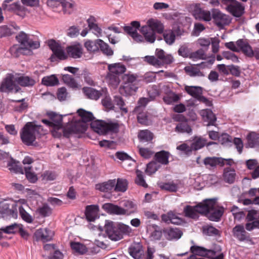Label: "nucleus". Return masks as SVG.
I'll list each match as a JSON object with an SVG mask.
<instances>
[{"mask_svg":"<svg viewBox=\"0 0 259 259\" xmlns=\"http://www.w3.org/2000/svg\"><path fill=\"white\" fill-rule=\"evenodd\" d=\"M44 134L41 125L36 124L34 122H29L22 129L20 136L24 144L27 146H31L33 145L37 135Z\"/></svg>","mask_w":259,"mask_h":259,"instance_id":"obj_1","label":"nucleus"},{"mask_svg":"<svg viewBox=\"0 0 259 259\" xmlns=\"http://www.w3.org/2000/svg\"><path fill=\"white\" fill-rule=\"evenodd\" d=\"M123 207L112 203H105L102 206L103 209L108 212L117 215H129L137 211V205L133 201L126 200L123 201Z\"/></svg>","mask_w":259,"mask_h":259,"instance_id":"obj_2","label":"nucleus"},{"mask_svg":"<svg viewBox=\"0 0 259 259\" xmlns=\"http://www.w3.org/2000/svg\"><path fill=\"white\" fill-rule=\"evenodd\" d=\"M216 198L203 200V205L207 210L203 214L207 215L209 220L218 221L224 213V208L218 205Z\"/></svg>","mask_w":259,"mask_h":259,"instance_id":"obj_3","label":"nucleus"},{"mask_svg":"<svg viewBox=\"0 0 259 259\" xmlns=\"http://www.w3.org/2000/svg\"><path fill=\"white\" fill-rule=\"evenodd\" d=\"M123 85L119 88V91L125 95H132L135 94L137 90V76L134 74H125L122 76Z\"/></svg>","mask_w":259,"mask_h":259,"instance_id":"obj_4","label":"nucleus"},{"mask_svg":"<svg viewBox=\"0 0 259 259\" xmlns=\"http://www.w3.org/2000/svg\"><path fill=\"white\" fill-rule=\"evenodd\" d=\"M0 92L14 93L21 92V88L17 83L16 74L9 73L7 74L1 83Z\"/></svg>","mask_w":259,"mask_h":259,"instance_id":"obj_5","label":"nucleus"},{"mask_svg":"<svg viewBox=\"0 0 259 259\" xmlns=\"http://www.w3.org/2000/svg\"><path fill=\"white\" fill-rule=\"evenodd\" d=\"M91 127L99 134L104 135L109 132L117 133L118 131L119 125L116 122L107 123L97 120L91 122Z\"/></svg>","mask_w":259,"mask_h":259,"instance_id":"obj_6","label":"nucleus"},{"mask_svg":"<svg viewBox=\"0 0 259 259\" xmlns=\"http://www.w3.org/2000/svg\"><path fill=\"white\" fill-rule=\"evenodd\" d=\"M110 74L109 75V82L114 87H116L119 83V78L114 76L124 73L126 70L124 65L120 63L109 64L108 66Z\"/></svg>","mask_w":259,"mask_h":259,"instance_id":"obj_7","label":"nucleus"},{"mask_svg":"<svg viewBox=\"0 0 259 259\" xmlns=\"http://www.w3.org/2000/svg\"><path fill=\"white\" fill-rule=\"evenodd\" d=\"M211 12L214 22L220 28H223L231 23V19L229 16L223 13L219 9H212Z\"/></svg>","mask_w":259,"mask_h":259,"instance_id":"obj_8","label":"nucleus"},{"mask_svg":"<svg viewBox=\"0 0 259 259\" xmlns=\"http://www.w3.org/2000/svg\"><path fill=\"white\" fill-rule=\"evenodd\" d=\"M48 45L53 53V55L50 58L51 61H55V57L61 60L68 58L67 54L65 53L63 48L55 40H50Z\"/></svg>","mask_w":259,"mask_h":259,"instance_id":"obj_9","label":"nucleus"},{"mask_svg":"<svg viewBox=\"0 0 259 259\" xmlns=\"http://www.w3.org/2000/svg\"><path fill=\"white\" fill-rule=\"evenodd\" d=\"M30 35L25 32L21 31L16 36V38L18 41L24 47H19L17 46H14L10 49L11 54L15 57H17L19 54H24V51L27 44L28 39Z\"/></svg>","mask_w":259,"mask_h":259,"instance_id":"obj_10","label":"nucleus"},{"mask_svg":"<svg viewBox=\"0 0 259 259\" xmlns=\"http://www.w3.org/2000/svg\"><path fill=\"white\" fill-rule=\"evenodd\" d=\"M206 210V207L203 205V201L195 206H186L184 209V212L187 217L197 219L199 218V214H203Z\"/></svg>","mask_w":259,"mask_h":259,"instance_id":"obj_11","label":"nucleus"},{"mask_svg":"<svg viewBox=\"0 0 259 259\" xmlns=\"http://www.w3.org/2000/svg\"><path fill=\"white\" fill-rule=\"evenodd\" d=\"M105 232L108 237L112 240L117 241L122 238L119 228L115 226L113 222H109L105 226Z\"/></svg>","mask_w":259,"mask_h":259,"instance_id":"obj_12","label":"nucleus"},{"mask_svg":"<svg viewBox=\"0 0 259 259\" xmlns=\"http://www.w3.org/2000/svg\"><path fill=\"white\" fill-rule=\"evenodd\" d=\"M226 10L236 17H241L244 13V6L236 0L226 8Z\"/></svg>","mask_w":259,"mask_h":259,"instance_id":"obj_13","label":"nucleus"},{"mask_svg":"<svg viewBox=\"0 0 259 259\" xmlns=\"http://www.w3.org/2000/svg\"><path fill=\"white\" fill-rule=\"evenodd\" d=\"M20 29L15 23L0 26V37H7L16 33Z\"/></svg>","mask_w":259,"mask_h":259,"instance_id":"obj_14","label":"nucleus"},{"mask_svg":"<svg viewBox=\"0 0 259 259\" xmlns=\"http://www.w3.org/2000/svg\"><path fill=\"white\" fill-rule=\"evenodd\" d=\"M190 250L194 254L202 256H206L209 258H213L215 254L213 250L207 249L199 246L193 245L191 247Z\"/></svg>","mask_w":259,"mask_h":259,"instance_id":"obj_15","label":"nucleus"},{"mask_svg":"<svg viewBox=\"0 0 259 259\" xmlns=\"http://www.w3.org/2000/svg\"><path fill=\"white\" fill-rule=\"evenodd\" d=\"M34 234L37 239L43 242H47L52 240L54 233L48 229L41 228L37 230Z\"/></svg>","mask_w":259,"mask_h":259,"instance_id":"obj_16","label":"nucleus"},{"mask_svg":"<svg viewBox=\"0 0 259 259\" xmlns=\"http://www.w3.org/2000/svg\"><path fill=\"white\" fill-rule=\"evenodd\" d=\"M236 43L239 48V52L242 51L246 56L249 57H253V50L246 40L240 39Z\"/></svg>","mask_w":259,"mask_h":259,"instance_id":"obj_17","label":"nucleus"},{"mask_svg":"<svg viewBox=\"0 0 259 259\" xmlns=\"http://www.w3.org/2000/svg\"><path fill=\"white\" fill-rule=\"evenodd\" d=\"M141 33L147 42L152 44L156 39L155 32L148 26L145 25L142 26L140 29Z\"/></svg>","mask_w":259,"mask_h":259,"instance_id":"obj_18","label":"nucleus"},{"mask_svg":"<svg viewBox=\"0 0 259 259\" xmlns=\"http://www.w3.org/2000/svg\"><path fill=\"white\" fill-rule=\"evenodd\" d=\"M115 184V179L110 180L108 181L96 184L95 188L101 192L111 193L113 191H114Z\"/></svg>","mask_w":259,"mask_h":259,"instance_id":"obj_19","label":"nucleus"},{"mask_svg":"<svg viewBox=\"0 0 259 259\" xmlns=\"http://www.w3.org/2000/svg\"><path fill=\"white\" fill-rule=\"evenodd\" d=\"M199 113L203 120L208 122L206 126L215 125L217 118L211 110L208 109L201 110Z\"/></svg>","mask_w":259,"mask_h":259,"instance_id":"obj_20","label":"nucleus"},{"mask_svg":"<svg viewBox=\"0 0 259 259\" xmlns=\"http://www.w3.org/2000/svg\"><path fill=\"white\" fill-rule=\"evenodd\" d=\"M146 26H148L155 32L162 33L163 32L164 26L163 24L158 19L150 18L147 21Z\"/></svg>","mask_w":259,"mask_h":259,"instance_id":"obj_21","label":"nucleus"},{"mask_svg":"<svg viewBox=\"0 0 259 259\" xmlns=\"http://www.w3.org/2000/svg\"><path fill=\"white\" fill-rule=\"evenodd\" d=\"M66 51L67 55L73 58H79L82 55V48L79 44L68 46Z\"/></svg>","mask_w":259,"mask_h":259,"instance_id":"obj_22","label":"nucleus"},{"mask_svg":"<svg viewBox=\"0 0 259 259\" xmlns=\"http://www.w3.org/2000/svg\"><path fill=\"white\" fill-rule=\"evenodd\" d=\"M203 163L206 167L213 168L218 165H224L225 159L222 157H207L204 159Z\"/></svg>","mask_w":259,"mask_h":259,"instance_id":"obj_23","label":"nucleus"},{"mask_svg":"<svg viewBox=\"0 0 259 259\" xmlns=\"http://www.w3.org/2000/svg\"><path fill=\"white\" fill-rule=\"evenodd\" d=\"M47 115L51 120L52 127L60 130L62 126V115L53 112H48Z\"/></svg>","mask_w":259,"mask_h":259,"instance_id":"obj_24","label":"nucleus"},{"mask_svg":"<svg viewBox=\"0 0 259 259\" xmlns=\"http://www.w3.org/2000/svg\"><path fill=\"white\" fill-rule=\"evenodd\" d=\"M164 233L166 238L169 240L179 239L183 235L181 230L177 228L165 230H164Z\"/></svg>","mask_w":259,"mask_h":259,"instance_id":"obj_25","label":"nucleus"},{"mask_svg":"<svg viewBox=\"0 0 259 259\" xmlns=\"http://www.w3.org/2000/svg\"><path fill=\"white\" fill-rule=\"evenodd\" d=\"M99 208L97 205H88L86 207L85 216L90 222L94 221L98 216Z\"/></svg>","mask_w":259,"mask_h":259,"instance_id":"obj_26","label":"nucleus"},{"mask_svg":"<svg viewBox=\"0 0 259 259\" xmlns=\"http://www.w3.org/2000/svg\"><path fill=\"white\" fill-rule=\"evenodd\" d=\"M194 15L196 19L205 21H209L212 18L210 11L199 8L195 9Z\"/></svg>","mask_w":259,"mask_h":259,"instance_id":"obj_27","label":"nucleus"},{"mask_svg":"<svg viewBox=\"0 0 259 259\" xmlns=\"http://www.w3.org/2000/svg\"><path fill=\"white\" fill-rule=\"evenodd\" d=\"M17 78L18 85L22 87H30L33 86L36 83L35 80L29 76L17 74Z\"/></svg>","mask_w":259,"mask_h":259,"instance_id":"obj_28","label":"nucleus"},{"mask_svg":"<svg viewBox=\"0 0 259 259\" xmlns=\"http://www.w3.org/2000/svg\"><path fill=\"white\" fill-rule=\"evenodd\" d=\"M80 123H75L71 126H68L64 128H63V135L65 137H69L72 134L76 132H82L86 130L85 125L81 126V128H77V126L80 125Z\"/></svg>","mask_w":259,"mask_h":259,"instance_id":"obj_29","label":"nucleus"},{"mask_svg":"<svg viewBox=\"0 0 259 259\" xmlns=\"http://www.w3.org/2000/svg\"><path fill=\"white\" fill-rule=\"evenodd\" d=\"M129 253L135 259H140L143 253L142 246L139 243L132 244L129 248Z\"/></svg>","mask_w":259,"mask_h":259,"instance_id":"obj_30","label":"nucleus"},{"mask_svg":"<svg viewBox=\"0 0 259 259\" xmlns=\"http://www.w3.org/2000/svg\"><path fill=\"white\" fill-rule=\"evenodd\" d=\"M215 144L217 145L216 142H210L207 143L206 139L199 137L196 138L194 140V142L191 144V149L192 150H197L203 147L205 145L207 147L210 145Z\"/></svg>","mask_w":259,"mask_h":259,"instance_id":"obj_31","label":"nucleus"},{"mask_svg":"<svg viewBox=\"0 0 259 259\" xmlns=\"http://www.w3.org/2000/svg\"><path fill=\"white\" fill-rule=\"evenodd\" d=\"M232 232L234 236L240 241H244L247 238V233L242 225L236 226L233 229Z\"/></svg>","mask_w":259,"mask_h":259,"instance_id":"obj_32","label":"nucleus"},{"mask_svg":"<svg viewBox=\"0 0 259 259\" xmlns=\"http://www.w3.org/2000/svg\"><path fill=\"white\" fill-rule=\"evenodd\" d=\"M176 35H181V33L176 30H169L165 31L163 33V36L166 43L171 45L175 42Z\"/></svg>","mask_w":259,"mask_h":259,"instance_id":"obj_33","label":"nucleus"},{"mask_svg":"<svg viewBox=\"0 0 259 259\" xmlns=\"http://www.w3.org/2000/svg\"><path fill=\"white\" fill-rule=\"evenodd\" d=\"M246 146L249 148L258 147L259 144V134L255 132L249 133L247 137Z\"/></svg>","mask_w":259,"mask_h":259,"instance_id":"obj_34","label":"nucleus"},{"mask_svg":"<svg viewBox=\"0 0 259 259\" xmlns=\"http://www.w3.org/2000/svg\"><path fill=\"white\" fill-rule=\"evenodd\" d=\"M236 172L234 169L226 168L224 170L223 178L225 182L233 184L235 182Z\"/></svg>","mask_w":259,"mask_h":259,"instance_id":"obj_35","label":"nucleus"},{"mask_svg":"<svg viewBox=\"0 0 259 259\" xmlns=\"http://www.w3.org/2000/svg\"><path fill=\"white\" fill-rule=\"evenodd\" d=\"M82 91L84 95L89 99L92 100H98L101 96L100 92L89 87H84Z\"/></svg>","mask_w":259,"mask_h":259,"instance_id":"obj_36","label":"nucleus"},{"mask_svg":"<svg viewBox=\"0 0 259 259\" xmlns=\"http://www.w3.org/2000/svg\"><path fill=\"white\" fill-rule=\"evenodd\" d=\"M159 187L162 190L170 192H176L179 189V184L174 181H169L160 183Z\"/></svg>","mask_w":259,"mask_h":259,"instance_id":"obj_37","label":"nucleus"},{"mask_svg":"<svg viewBox=\"0 0 259 259\" xmlns=\"http://www.w3.org/2000/svg\"><path fill=\"white\" fill-rule=\"evenodd\" d=\"M70 246L73 252L77 254H83L88 251L87 247L84 244L79 242H70Z\"/></svg>","mask_w":259,"mask_h":259,"instance_id":"obj_38","label":"nucleus"},{"mask_svg":"<svg viewBox=\"0 0 259 259\" xmlns=\"http://www.w3.org/2000/svg\"><path fill=\"white\" fill-rule=\"evenodd\" d=\"M16 204H13L12 205V208H9V204L7 203H4L2 204V207L4 209L2 212L4 213H7L10 215L12 218L16 219L18 217L17 210L16 208Z\"/></svg>","mask_w":259,"mask_h":259,"instance_id":"obj_39","label":"nucleus"},{"mask_svg":"<svg viewBox=\"0 0 259 259\" xmlns=\"http://www.w3.org/2000/svg\"><path fill=\"white\" fill-rule=\"evenodd\" d=\"M185 90L187 93L197 100L199 99L202 94V89L200 87L186 86L185 87Z\"/></svg>","mask_w":259,"mask_h":259,"instance_id":"obj_40","label":"nucleus"},{"mask_svg":"<svg viewBox=\"0 0 259 259\" xmlns=\"http://www.w3.org/2000/svg\"><path fill=\"white\" fill-rule=\"evenodd\" d=\"M97 43L98 44L99 47L102 52L107 56H112L113 55V51L109 46V45L106 42H105L103 40L101 39H97Z\"/></svg>","mask_w":259,"mask_h":259,"instance_id":"obj_41","label":"nucleus"},{"mask_svg":"<svg viewBox=\"0 0 259 259\" xmlns=\"http://www.w3.org/2000/svg\"><path fill=\"white\" fill-rule=\"evenodd\" d=\"M29 208V207L27 205H26L25 207L20 206L19 211L20 215L23 221L28 223H31L33 221V218L27 210Z\"/></svg>","mask_w":259,"mask_h":259,"instance_id":"obj_42","label":"nucleus"},{"mask_svg":"<svg viewBox=\"0 0 259 259\" xmlns=\"http://www.w3.org/2000/svg\"><path fill=\"white\" fill-rule=\"evenodd\" d=\"M196 65L186 66L184 70L190 76H204V75L197 67Z\"/></svg>","mask_w":259,"mask_h":259,"instance_id":"obj_43","label":"nucleus"},{"mask_svg":"<svg viewBox=\"0 0 259 259\" xmlns=\"http://www.w3.org/2000/svg\"><path fill=\"white\" fill-rule=\"evenodd\" d=\"M75 3L72 0H62L61 6L64 14H70L75 6Z\"/></svg>","mask_w":259,"mask_h":259,"instance_id":"obj_44","label":"nucleus"},{"mask_svg":"<svg viewBox=\"0 0 259 259\" xmlns=\"http://www.w3.org/2000/svg\"><path fill=\"white\" fill-rule=\"evenodd\" d=\"M169 153L165 151L157 152L155 155V158L157 162L162 164H167L168 163Z\"/></svg>","mask_w":259,"mask_h":259,"instance_id":"obj_45","label":"nucleus"},{"mask_svg":"<svg viewBox=\"0 0 259 259\" xmlns=\"http://www.w3.org/2000/svg\"><path fill=\"white\" fill-rule=\"evenodd\" d=\"M62 79L66 84L73 89H79L81 87V86L77 83L75 79L70 75H64L62 77Z\"/></svg>","mask_w":259,"mask_h":259,"instance_id":"obj_46","label":"nucleus"},{"mask_svg":"<svg viewBox=\"0 0 259 259\" xmlns=\"http://www.w3.org/2000/svg\"><path fill=\"white\" fill-rule=\"evenodd\" d=\"M59 79L55 75L46 76L42 78L41 83L46 86H55L59 84Z\"/></svg>","mask_w":259,"mask_h":259,"instance_id":"obj_47","label":"nucleus"},{"mask_svg":"<svg viewBox=\"0 0 259 259\" xmlns=\"http://www.w3.org/2000/svg\"><path fill=\"white\" fill-rule=\"evenodd\" d=\"M180 99V96L174 92L169 91L163 97V101L167 104H171L178 102Z\"/></svg>","mask_w":259,"mask_h":259,"instance_id":"obj_48","label":"nucleus"},{"mask_svg":"<svg viewBox=\"0 0 259 259\" xmlns=\"http://www.w3.org/2000/svg\"><path fill=\"white\" fill-rule=\"evenodd\" d=\"M9 159H10V161L8 163V167L9 170L13 173L23 174V169L21 166L18 165L19 162H16L10 157Z\"/></svg>","mask_w":259,"mask_h":259,"instance_id":"obj_49","label":"nucleus"},{"mask_svg":"<svg viewBox=\"0 0 259 259\" xmlns=\"http://www.w3.org/2000/svg\"><path fill=\"white\" fill-rule=\"evenodd\" d=\"M77 112L83 122L93 121V120L94 119V117L92 112L87 111L83 109H78Z\"/></svg>","mask_w":259,"mask_h":259,"instance_id":"obj_50","label":"nucleus"},{"mask_svg":"<svg viewBox=\"0 0 259 259\" xmlns=\"http://www.w3.org/2000/svg\"><path fill=\"white\" fill-rule=\"evenodd\" d=\"M115 185L114 186V191L115 192H125L127 188V182L125 179H117L115 180Z\"/></svg>","mask_w":259,"mask_h":259,"instance_id":"obj_51","label":"nucleus"},{"mask_svg":"<svg viewBox=\"0 0 259 259\" xmlns=\"http://www.w3.org/2000/svg\"><path fill=\"white\" fill-rule=\"evenodd\" d=\"M153 98L150 97L147 98H141L138 102V105L135 108L133 112H140V111H144L145 107L148 103L153 100Z\"/></svg>","mask_w":259,"mask_h":259,"instance_id":"obj_52","label":"nucleus"},{"mask_svg":"<svg viewBox=\"0 0 259 259\" xmlns=\"http://www.w3.org/2000/svg\"><path fill=\"white\" fill-rule=\"evenodd\" d=\"M138 137L142 142H148L152 140L153 134L147 130H142L139 132Z\"/></svg>","mask_w":259,"mask_h":259,"instance_id":"obj_53","label":"nucleus"},{"mask_svg":"<svg viewBox=\"0 0 259 259\" xmlns=\"http://www.w3.org/2000/svg\"><path fill=\"white\" fill-rule=\"evenodd\" d=\"M27 42V44L25 50L28 49H37L40 47V42L39 40L37 38L34 39L32 35H30Z\"/></svg>","mask_w":259,"mask_h":259,"instance_id":"obj_54","label":"nucleus"},{"mask_svg":"<svg viewBox=\"0 0 259 259\" xmlns=\"http://www.w3.org/2000/svg\"><path fill=\"white\" fill-rule=\"evenodd\" d=\"M202 232L204 234L208 236L217 235L219 234V231L218 229L208 225L202 227Z\"/></svg>","mask_w":259,"mask_h":259,"instance_id":"obj_55","label":"nucleus"},{"mask_svg":"<svg viewBox=\"0 0 259 259\" xmlns=\"http://www.w3.org/2000/svg\"><path fill=\"white\" fill-rule=\"evenodd\" d=\"M39 215L46 217L50 215L52 213V209L47 204H44L41 206L39 207L36 211Z\"/></svg>","mask_w":259,"mask_h":259,"instance_id":"obj_56","label":"nucleus"},{"mask_svg":"<svg viewBox=\"0 0 259 259\" xmlns=\"http://www.w3.org/2000/svg\"><path fill=\"white\" fill-rule=\"evenodd\" d=\"M20 224L14 223L6 227L2 228L0 231L6 234H15L18 231Z\"/></svg>","mask_w":259,"mask_h":259,"instance_id":"obj_57","label":"nucleus"},{"mask_svg":"<svg viewBox=\"0 0 259 259\" xmlns=\"http://www.w3.org/2000/svg\"><path fill=\"white\" fill-rule=\"evenodd\" d=\"M32 167H25V175L28 180L32 183H34L37 181V177L36 174L32 171Z\"/></svg>","mask_w":259,"mask_h":259,"instance_id":"obj_58","label":"nucleus"},{"mask_svg":"<svg viewBox=\"0 0 259 259\" xmlns=\"http://www.w3.org/2000/svg\"><path fill=\"white\" fill-rule=\"evenodd\" d=\"M189 58L194 61L202 59L204 60L206 59V55L203 50L200 49L195 52L190 53Z\"/></svg>","mask_w":259,"mask_h":259,"instance_id":"obj_59","label":"nucleus"},{"mask_svg":"<svg viewBox=\"0 0 259 259\" xmlns=\"http://www.w3.org/2000/svg\"><path fill=\"white\" fill-rule=\"evenodd\" d=\"M176 131L179 133L190 134L192 132V129L187 123L183 122L178 124L176 127Z\"/></svg>","mask_w":259,"mask_h":259,"instance_id":"obj_60","label":"nucleus"},{"mask_svg":"<svg viewBox=\"0 0 259 259\" xmlns=\"http://www.w3.org/2000/svg\"><path fill=\"white\" fill-rule=\"evenodd\" d=\"M98 45L97 40L95 41L88 40L84 43V47L87 50L90 52H96L98 50Z\"/></svg>","mask_w":259,"mask_h":259,"instance_id":"obj_61","label":"nucleus"},{"mask_svg":"<svg viewBox=\"0 0 259 259\" xmlns=\"http://www.w3.org/2000/svg\"><path fill=\"white\" fill-rule=\"evenodd\" d=\"M145 60L150 64L155 66L160 67L162 66V62L158 58L153 56H146L145 58Z\"/></svg>","mask_w":259,"mask_h":259,"instance_id":"obj_62","label":"nucleus"},{"mask_svg":"<svg viewBox=\"0 0 259 259\" xmlns=\"http://www.w3.org/2000/svg\"><path fill=\"white\" fill-rule=\"evenodd\" d=\"M154 230L151 233L150 238L152 240H160L162 237V232L159 228L155 225L153 227Z\"/></svg>","mask_w":259,"mask_h":259,"instance_id":"obj_63","label":"nucleus"},{"mask_svg":"<svg viewBox=\"0 0 259 259\" xmlns=\"http://www.w3.org/2000/svg\"><path fill=\"white\" fill-rule=\"evenodd\" d=\"M136 174L137 178L135 180L136 184L145 188L147 187L148 185L146 184L144 179V176L142 174V172L139 170H137Z\"/></svg>","mask_w":259,"mask_h":259,"instance_id":"obj_64","label":"nucleus"}]
</instances>
